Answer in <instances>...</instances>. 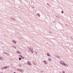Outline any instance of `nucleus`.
<instances>
[{"label":"nucleus","mask_w":73,"mask_h":73,"mask_svg":"<svg viewBox=\"0 0 73 73\" xmlns=\"http://www.w3.org/2000/svg\"><path fill=\"white\" fill-rule=\"evenodd\" d=\"M71 49H72V48H71Z\"/></svg>","instance_id":"37"},{"label":"nucleus","mask_w":73,"mask_h":73,"mask_svg":"<svg viewBox=\"0 0 73 73\" xmlns=\"http://www.w3.org/2000/svg\"><path fill=\"white\" fill-rule=\"evenodd\" d=\"M13 73H16V72H13Z\"/></svg>","instance_id":"36"},{"label":"nucleus","mask_w":73,"mask_h":73,"mask_svg":"<svg viewBox=\"0 0 73 73\" xmlns=\"http://www.w3.org/2000/svg\"><path fill=\"white\" fill-rule=\"evenodd\" d=\"M6 52H5L4 53H3V54H6Z\"/></svg>","instance_id":"26"},{"label":"nucleus","mask_w":73,"mask_h":73,"mask_svg":"<svg viewBox=\"0 0 73 73\" xmlns=\"http://www.w3.org/2000/svg\"><path fill=\"white\" fill-rule=\"evenodd\" d=\"M0 60H4V59H3V58L2 57H0Z\"/></svg>","instance_id":"19"},{"label":"nucleus","mask_w":73,"mask_h":73,"mask_svg":"<svg viewBox=\"0 0 73 73\" xmlns=\"http://www.w3.org/2000/svg\"><path fill=\"white\" fill-rule=\"evenodd\" d=\"M31 53H33V51L32 50H31Z\"/></svg>","instance_id":"20"},{"label":"nucleus","mask_w":73,"mask_h":73,"mask_svg":"<svg viewBox=\"0 0 73 73\" xmlns=\"http://www.w3.org/2000/svg\"><path fill=\"white\" fill-rule=\"evenodd\" d=\"M21 58H23V59H24L25 58L24 57H23V56L21 57Z\"/></svg>","instance_id":"23"},{"label":"nucleus","mask_w":73,"mask_h":73,"mask_svg":"<svg viewBox=\"0 0 73 73\" xmlns=\"http://www.w3.org/2000/svg\"><path fill=\"white\" fill-rule=\"evenodd\" d=\"M27 64L29 65H30V66H32V64L29 61H28L27 62Z\"/></svg>","instance_id":"3"},{"label":"nucleus","mask_w":73,"mask_h":73,"mask_svg":"<svg viewBox=\"0 0 73 73\" xmlns=\"http://www.w3.org/2000/svg\"><path fill=\"white\" fill-rule=\"evenodd\" d=\"M9 68L8 66H4L3 67H1L0 68L1 70H3V69H7V68Z\"/></svg>","instance_id":"1"},{"label":"nucleus","mask_w":73,"mask_h":73,"mask_svg":"<svg viewBox=\"0 0 73 73\" xmlns=\"http://www.w3.org/2000/svg\"><path fill=\"white\" fill-rule=\"evenodd\" d=\"M16 53H18V54H21V52H20V51H19V50H17V52H16Z\"/></svg>","instance_id":"9"},{"label":"nucleus","mask_w":73,"mask_h":73,"mask_svg":"<svg viewBox=\"0 0 73 73\" xmlns=\"http://www.w3.org/2000/svg\"><path fill=\"white\" fill-rule=\"evenodd\" d=\"M43 62L44 63V64H46V65H47V64H48V62L46 61V60H43Z\"/></svg>","instance_id":"6"},{"label":"nucleus","mask_w":73,"mask_h":73,"mask_svg":"<svg viewBox=\"0 0 73 73\" xmlns=\"http://www.w3.org/2000/svg\"><path fill=\"white\" fill-rule=\"evenodd\" d=\"M70 38H71V39H72V40H73V38H72V37H71Z\"/></svg>","instance_id":"29"},{"label":"nucleus","mask_w":73,"mask_h":73,"mask_svg":"<svg viewBox=\"0 0 73 73\" xmlns=\"http://www.w3.org/2000/svg\"><path fill=\"white\" fill-rule=\"evenodd\" d=\"M21 59H22V58H21L20 57H19V60H21Z\"/></svg>","instance_id":"17"},{"label":"nucleus","mask_w":73,"mask_h":73,"mask_svg":"<svg viewBox=\"0 0 73 73\" xmlns=\"http://www.w3.org/2000/svg\"><path fill=\"white\" fill-rule=\"evenodd\" d=\"M46 55L47 56H48V57H52V56L50 55L49 53L48 52L47 53Z\"/></svg>","instance_id":"5"},{"label":"nucleus","mask_w":73,"mask_h":73,"mask_svg":"<svg viewBox=\"0 0 73 73\" xmlns=\"http://www.w3.org/2000/svg\"><path fill=\"white\" fill-rule=\"evenodd\" d=\"M12 46L13 47V48H15V49H16V46H15V45H12Z\"/></svg>","instance_id":"13"},{"label":"nucleus","mask_w":73,"mask_h":73,"mask_svg":"<svg viewBox=\"0 0 73 73\" xmlns=\"http://www.w3.org/2000/svg\"><path fill=\"white\" fill-rule=\"evenodd\" d=\"M35 53H36V54H37V53H37V52H35Z\"/></svg>","instance_id":"31"},{"label":"nucleus","mask_w":73,"mask_h":73,"mask_svg":"<svg viewBox=\"0 0 73 73\" xmlns=\"http://www.w3.org/2000/svg\"><path fill=\"white\" fill-rule=\"evenodd\" d=\"M70 46H73L72 45H71Z\"/></svg>","instance_id":"35"},{"label":"nucleus","mask_w":73,"mask_h":73,"mask_svg":"<svg viewBox=\"0 0 73 73\" xmlns=\"http://www.w3.org/2000/svg\"><path fill=\"white\" fill-rule=\"evenodd\" d=\"M63 65V66H65L66 67L68 66V65L67 64L65 63H64Z\"/></svg>","instance_id":"4"},{"label":"nucleus","mask_w":73,"mask_h":73,"mask_svg":"<svg viewBox=\"0 0 73 73\" xmlns=\"http://www.w3.org/2000/svg\"><path fill=\"white\" fill-rule=\"evenodd\" d=\"M17 70L18 71V72H21V73H23L24 72V71H23V70H22L21 69H20L19 68H18L17 69Z\"/></svg>","instance_id":"2"},{"label":"nucleus","mask_w":73,"mask_h":73,"mask_svg":"<svg viewBox=\"0 0 73 73\" xmlns=\"http://www.w3.org/2000/svg\"><path fill=\"white\" fill-rule=\"evenodd\" d=\"M47 31H50V29H47Z\"/></svg>","instance_id":"21"},{"label":"nucleus","mask_w":73,"mask_h":73,"mask_svg":"<svg viewBox=\"0 0 73 73\" xmlns=\"http://www.w3.org/2000/svg\"><path fill=\"white\" fill-rule=\"evenodd\" d=\"M11 19H12V20H13V19H14V18H11Z\"/></svg>","instance_id":"30"},{"label":"nucleus","mask_w":73,"mask_h":73,"mask_svg":"<svg viewBox=\"0 0 73 73\" xmlns=\"http://www.w3.org/2000/svg\"><path fill=\"white\" fill-rule=\"evenodd\" d=\"M19 66H20V67H21V64H19L18 65Z\"/></svg>","instance_id":"18"},{"label":"nucleus","mask_w":73,"mask_h":73,"mask_svg":"<svg viewBox=\"0 0 73 73\" xmlns=\"http://www.w3.org/2000/svg\"><path fill=\"white\" fill-rule=\"evenodd\" d=\"M32 8H33V9H34V8H35V7H32Z\"/></svg>","instance_id":"33"},{"label":"nucleus","mask_w":73,"mask_h":73,"mask_svg":"<svg viewBox=\"0 0 73 73\" xmlns=\"http://www.w3.org/2000/svg\"><path fill=\"white\" fill-rule=\"evenodd\" d=\"M31 47H30L29 48V51H30V52H31Z\"/></svg>","instance_id":"15"},{"label":"nucleus","mask_w":73,"mask_h":73,"mask_svg":"<svg viewBox=\"0 0 73 73\" xmlns=\"http://www.w3.org/2000/svg\"><path fill=\"white\" fill-rule=\"evenodd\" d=\"M19 57H22V55H19Z\"/></svg>","instance_id":"25"},{"label":"nucleus","mask_w":73,"mask_h":73,"mask_svg":"<svg viewBox=\"0 0 73 73\" xmlns=\"http://www.w3.org/2000/svg\"><path fill=\"white\" fill-rule=\"evenodd\" d=\"M54 23H56V21H54Z\"/></svg>","instance_id":"32"},{"label":"nucleus","mask_w":73,"mask_h":73,"mask_svg":"<svg viewBox=\"0 0 73 73\" xmlns=\"http://www.w3.org/2000/svg\"><path fill=\"white\" fill-rule=\"evenodd\" d=\"M48 60L49 61H51V59L50 58H48Z\"/></svg>","instance_id":"16"},{"label":"nucleus","mask_w":73,"mask_h":73,"mask_svg":"<svg viewBox=\"0 0 73 73\" xmlns=\"http://www.w3.org/2000/svg\"><path fill=\"white\" fill-rule=\"evenodd\" d=\"M56 57L58 58L59 59H60L61 58L60 56H58V55H57L56 56Z\"/></svg>","instance_id":"12"},{"label":"nucleus","mask_w":73,"mask_h":73,"mask_svg":"<svg viewBox=\"0 0 73 73\" xmlns=\"http://www.w3.org/2000/svg\"><path fill=\"white\" fill-rule=\"evenodd\" d=\"M60 63L61 64H62V65H64V62H63L62 61H60Z\"/></svg>","instance_id":"8"},{"label":"nucleus","mask_w":73,"mask_h":73,"mask_svg":"<svg viewBox=\"0 0 73 73\" xmlns=\"http://www.w3.org/2000/svg\"><path fill=\"white\" fill-rule=\"evenodd\" d=\"M47 4H48V5H49V4L48 3H47Z\"/></svg>","instance_id":"34"},{"label":"nucleus","mask_w":73,"mask_h":73,"mask_svg":"<svg viewBox=\"0 0 73 73\" xmlns=\"http://www.w3.org/2000/svg\"><path fill=\"white\" fill-rule=\"evenodd\" d=\"M6 55H7V56H9V54L8 53V52H6Z\"/></svg>","instance_id":"11"},{"label":"nucleus","mask_w":73,"mask_h":73,"mask_svg":"<svg viewBox=\"0 0 73 73\" xmlns=\"http://www.w3.org/2000/svg\"><path fill=\"white\" fill-rule=\"evenodd\" d=\"M12 42H13L15 44H16L17 42H16V41H15V40H13L12 41Z\"/></svg>","instance_id":"10"},{"label":"nucleus","mask_w":73,"mask_h":73,"mask_svg":"<svg viewBox=\"0 0 73 73\" xmlns=\"http://www.w3.org/2000/svg\"><path fill=\"white\" fill-rule=\"evenodd\" d=\"M37 15L38 16V17H40V14H38Z\"/></svg>","instance_id":"22"},{"label":"nucleus","mask_w":73,"mask_h":73,"mask_svg":"<svg viewBox=\"0 0 73 73\" xmlns=\"http://www.w3.org/2000/svg\"><path fill=\"white\" fill-rule=\"evenodd\" d=\"M27 48H29V46H27Z\"/></svg>","instance_id":"27"},{"label":"nucleus","mask_w":73,"mask_h":73,"mask_svg":"<svg viewBox=\"0 0 73 73\" xmlns=\"http://www.w3.org/2000/svg\"><path fill=\"white\" fill-rule=\"evenodd\" d=\"M62 13H64V11H62Z\"/></svg>","instance_id":"28"},{"label":"nucleus","mask_w":73,"mask_h":73,"mask_svg":"<svg viewBox=\"0 0 73 73\" xmlns=\"http://www.w3.org/2000/svg\"><path fill=\"white\" fill-rule=\"evenodd\" d=\"M48 33H49V35H50L51 34H52V31H51L50 30L48 31Z\"/></svg>","instance_id":"7"},{"label":"nucleus","mask_w":73,"mask_h":73,"mask_svg":"<svg viewBox=\"0 0 73 73\" xmlns=\"http://www.w3.org/2000/svg\"><path fill=\"white\" fill-rule=\"evenodd\" d=\"M62 73H65V71H63H63H62Z\"/></svg>","instance_id":"24"},{"label":"nucleus","mask_w":73,"mask_h":73,"mask_svg":"<svg viewBox=\"0 0 73 73\" xmlns=\"http://www.w3.org/2000/svg\"><path fill=\"white\" fill-rule=\"evenodd\" d=\"M33 63L34 65H36V63H35V62L33 61Z\"/></svg>","instance_id":"14"}]
</instances>
